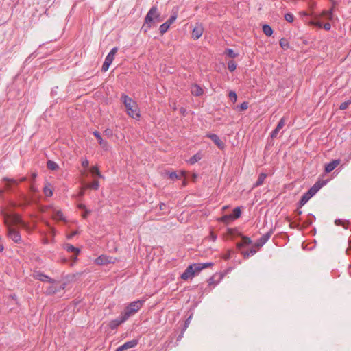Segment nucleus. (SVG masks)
<instances>
[{
  "label": "nucleus",
  "mask_w": 351,
  "mask_h": 351,
  "mask_svg": "<svg viewBox=\"0 0 351 351\" xmlns=\"http://www.w3.org/2000/svg\"><path fill=\"white\" fill-rule=\"evenodd\" d=\"M164 18L161 16L156 5L152 6L145 17L144 24L142 29L147 32L152 26H155L157 23L162 22Z\"/></svg>",
  "instance_id": "obj_1"
},
{
  "label": "nucleus",
  "mask_w": 351,
  "mask_h": 351,
  "mask_svg": "<svg viewBox=\"0 0 351 351\" xmlns=\"http://www.w3.org/2000/svg\"><path fill=\"white\" fill-rule=\"evenodd\" d=\"M121 101L123 103L127 114L133 119H137L140 114L138 110L136 103L128 95L123 94Z\"/></svg>",
  "instance_id": "obj_2"
},
{
  "label": "nucleus",
  "mask_w": 351,
  "mask_h": 351,
  "mask_svg": "<svg viewBox=\"0 0 351 351\" xmlns=\"http://www.w3.org/2000/svg\"><path fill=\"white\" fill-rule=\"evenodd\" d=\"M144 300H138L130 302L128 304L124 311L121 313L128 320L130 317L136 314L143 306Z\"/></svg>",
  "instance_id": "obj_3"
},
{
  "label": "nucleus",
  "mask_w": 351,
  "mask_h": 351,
  "mask_svg": "<svg viewBox=\"0 0 351 351\" xmlns=\"http://www.w3.org/2000/svg\"><path fill=\"white\" fill-rule=\"evenodd\" d=\"M118 51L117 47H113L110 51L108 53L107 56L105 58L104 62L103 63L101 71L106 72L108 70L110 65L112 64L113 60L114 59V56Z\"/></svg>",
  "instance_id": "obj_4"
},
{
  "label": "nucleus",
  "mask_w": 351,
  "mask_h": 351,
  "mask_svg": "<svg viewBox=\"0 0 351 351\" xmlns=\"http://www.w3.org/2000/svg\"><path fill=\"white\" fill-rule=\"evenodd\" d=\"M115 260L116 258L113 257L106 255H101L95 260V263L99 265H104L109 263H114Z\"/></svg>",
  "instance_id": "obj_5"
},
{
  "label": "nucleus",
  "mask_w": 351,
  "mask_h": 351,
  "mask_svg": "<svg viewBox=\"0 0 351 351\" xmlns=\"http://www.w3.org/2000/svg\"><path fill=\"white\" fill-rule=\"evenodd\" d=\"M127 319L125 318V317L123 315V314L121 313V315L119 317H118L117 318L114 319H112L111 320L109 324H108V326L110 327V329L112 330H114L116 329L119 325H121L122 323H124L125 322H126Z\"/></svg>",
  "instance_id": "obj_6"
},
{
  "label": "nucleus",
  "mask_w": 351,
  "mask_h": 351,
  "mask_svg": "<svg viewBox=\"0 0 351 351\" xmlns=\"http://www.w3.org/2000/svg\"><path fill=\"white\" fill-rule=\"evenodd\" d=\"M8 236L14 243H19L21 241L19 232L10 226H8Z\"/></svg>",
  "instance_id": "obj_7"
},
{
  "label": "nucleus",
  "mask_w": 351,
  "mask_h": 351,
  "mask_svg": "<svg viewBox=\"0 0 351 351\" xmlns=\"http://www.w3.org/2000/svg\"><path fill=\"white\" fill-rule=\"evenodd\" d=\"M204 32V27L201 23H197L192 31V37L193 39H199Z\"/></svg>",
  "instance_id": "obj_8"
},
{
  "label": "nucleus",
  "mask_w": 351,
  "mask_h": 351,
  "mask_svg": "<svg viewBox=\"0 0 351 351\" xmlns=\"http://www.w3.org/2000/svg\"><path fill=\"white\" fill-rule=\"evenodd\" d=\"M138 341L137 339H132L131 341H127L123 343L122 346L118 347L116 349V351H124L125 350L134 348L137 346Z\"/></svg>",
  "instance_id": "obj_9"
},
{
  "label": "nucleus",
  "mask_w": 351,
  "mask_h": 351,
  "mask_svg": "<svg viewBox=\"0 0 351 351\" xmlns=\"http://www.w3.org/2000/svg\"><path fill=\"white\" fill-rule=\"evenodd\" d=\"M206 136L211 139L213 143L220 149H223L225 147L224 143L219 138L217 134H207Z\"/></svg>",
  "instance_id": "obj_10"
},
{
  "label": "nucleus",
  "mask_w": 351,
  "mask_h": 351,
  "mask_svg": "<svg viewBox=\"0 0 351 351\" xmlns=\"http://www.w3.org/2000/svg\"><path fill=\"white\" fill-rule=\"evenodd\" d=\"M273 232L272 230L269 231L268 232L263 234L256 243V247L259 249L262 247L271 237Z\"/></svg>",
  "instance_id": "obj_11"
},
{
  "label": "nucleus",
  "mask_w": 351,
  "mask_h": 351,
  "mask_svg": "<svg viewBox=\"0 0 351 351\" xmlns=\"http://www.w3.org/2000/svg\"><path fill=\"white\" fill-rule=\"evenodd\" d=\"M34 278L42 282L47 281L50 283H53L54 280L49 277L48 276L41 273L40 271H36L34 274Z\"/></svg>",
  "instance_id": "obj_12"
},
{
  "label": "nucleus",
  "mask_w": 351,
  "mask_h": 351,
  "mask_svg": "<svg viewBox=\"0 0 351 351\" xmlns=\"http://www.w3.org/2000/svg\"><path fill=\"white\" fill-rule=\"evenodd\" d=\"M252 243V240L247 237H242V239L240 242L237 243V248L241 252L243 248L250 245Z\"/></svg>",
  "instance_id": "obj_13"
},
{
  "label": "nucleus",
  "mask_w": 351,
  "mask_h": 351,
  "mask_svg": "<svg viewBox=\"0 0 351 351\" xmlns=\"http://www.w3.org/2000/svg\"><path fill=\"white\" fill-rule=\"evenodd\" d=\"M191 93L193 95L199 97L203 95L204 90L200 86L195 84L191 86Z\"/></svg>",
  "instance_id": "obj_14"
},
{
  "label": "nucleus",
  "mask_w": 351,
  "mask_h": 351,
  "mask_svg": "<svg viewBox=\"0 0 351 351\" xmlns=\"http://www.w3.org/2000/svg\"><path fill=\"white\" fill-rule=\"evenodd\" d=\"M193 269V267L189 265L181 275V278L184 280L191 278L194 276Z\"/></svg>",
  "instance_id": "obj_15"
},
{
  "label": "nucleus",
  "mask_w": 351,
  "mask_h": 351,
  "mask_svg": "<svg viewBox=\"0 0 351 351\" xmlns=\"http://www.w3.org/2000/svg\"><path fill=\"white\" fill-rule=\"evenodd\" d=\"M340 163V160H334L332 162L328 163L325 166V171L330 173L334 170Z\"/></svg>",
  "instance_id": "obj_16"
},
{
  "label": "nucleus",
  "mask_w": 351,
  "mask_h": 351,
  "mask_svg": "<svg viewBox=\"0 0 351 351\" xmlns=\"http://www.w3.org/2000/svg\"><path fill=\"white\" fill-rule=\"evenodd\" d=\"M323 185L324 184L322 182H321L320 181H317L312 187L310 188L308 192L309 193V194L313 196L318 192V191L323 186Z\"/></svg>",
  "instance_id": "obj_17"
},
{
  "label": "nucleus",
  "mask_w": 351,
  "mask_h": 351,
  "mask_svg": "<svg viewBox=\"0 0 351 351\" xmlns=\"http://www.w3.org/2000/svg\"><path fill=\"white\" fill-rule=\"evenodd\" d=\"M178 8L177 7H174L172 9V14L170 18L165 22L170 27L171 24H173L178 17Z\"/></svg>",
  "instance_id": "obj_18"
},
{
  "label": "nucleus",
  "mask_w": 351,
  "mask_h": 351,
  "mask_svg": "<svg viewBox=\"0 0 351 351\" xmlns=\"http://www.w3.org/2000/svg\"><path fill=\"white\" fill-rule=\"evenodd\" d=\"M258 248L256 247V245H254L253 247H252L250 248V250H247V251H241V254L243 255V258H248L250 256H253L254 254H255L256 253V252L258 251Z\"/></svg>",
  "instance_id": "obj_19"
},
{
  "label": "nucleus",
  "mask_w": 351,
  "mask_h": 351,
  "mask_svg": "<svg viewBox=\"0 0 351 351\" xmlns=\"http://www.w3.org/2000/svg\"><path fill=\"white\" fill-rule=\"evenodd\" d=\"M64 249L68 252H73L75 253V256L73 257V258L74 260H76L77 259V255L80 253V249L74 247L73 245H72L71 244H66L64 245Z\"/></svg>",
  "instance_id": "obj_20"
},
{
  "label": "nucleus",
  "mask_w": 351,
  "mask_h": 351,
  "mask_svg": "<svg viewBox=\"0 0 351 351\" xmlns=\"http://www.w3.org/2000/svg\"><path fill=\"white\" fill-rule=\"evenodd\" d=\"M93 135L95 136V138L98 140L99 144L104 148L107 149L108 147V143L106 141H104L102 139V137L100 134V133L98 131H94L93 132Z\"/></svg>",
  "instance_id": "obj_21"
},
{
  "label": "nucleus",
  "mask_w": 351,
  "mask_h": 351,
  "mask_svg": "<svg viewBox=\"0 0 351 351\" xmlns=\"http://www.w3.org/2000/svg\"><path fill=\"white\" fill-rule=\"evenodd\" d=\"M267 176V175L265 173H260L256 182L254 184V186L257 187V186H261L263 184Z\"/></svg>",
  "instance_id": "obj_22"
},
{
  "label": "nucleus",
  "mask_w": 351,
  "mask_h": 351,
  "mask_svg": "<svg viewBox=\"0 0 351 351\" xmlns=\"http://www.w3.org/2000/svg\"><path fill=\"white\" fill-rule=\"evenodd\" d=\"M312 197L313 196L311 194H309L308 191L306 193H304L300 200V206H304Z\"/></svg>",
  "instance_id": "obj_23"
},
{
  "label": "nucleus",
  "mask_w": 351,
  "mask_h": 351,
  "mask_svg": "<svg viewBox=\"0 0 351 351\" xmlns=\"http://www.w3.org/2000/svg\"><path fill=\"white\" fill-rule=\"evenodd\" d=\"M219 221L224 223H229L234 221V217L231 215H225L220 218Z\"/></svg>",
  "instance_id": "obj_24"
},
{
  "label": "nucleus",
  "mask_w": 351,
  "mask_h": 351,
  "mask_svg": "<svg viewBox=\"0 0 351 351\" xmlns=\"http://www.w3.org/2000/svg\"><path fill=\"white\" fill-rule=\"evenodd\" d=\"M263 32L267 36H270L273 34V30L271 27L267 24L263 25Z\"/></svg>",
  "instance_id": "obj_25"
},
{
  "label": "nucleus",
  "mask_w": 351,
  "mask_h": 351,
  "mask_svg": "<svg viewBox=\"0 0 351 351\" xmlns=\"http://www.w3.org/2000/svg\"><path fill=\"white\" fill-rule=\"evenodd\" d=\"M47 167L50 170H56L58 169V165L52 160H48L47 162Z\"/></svg>",
  "instance_id": "obj_26"
},
{
  "label": "nucleus",
  "mask_w": 351,
  "mask_h": 351,
  "mask_svg": "<svg viewBox=\"0 0 351 351\" xmlns=\"http://www.w3.org/2000/svg\"><path fill=\"white\" fill-rule=\"evenodd\" d=\"M2 180L5 182H10L11 185L17 186L19 184V181L16 179L10 178L8 177H4Z\"/></svg>",
  "instance_id": "obj_27"
},
{
  "label": "nucleus",
  "mask_w": 351,
  "mask_h": 351,
  "mask_svg": "<svg viewBox=\"0 0 351 351\" xmlns=\"http://www.w3.org/2000/svg\"><path fill=\"white\" fill-rule=\"evenodd\" d=\"M241 211L239 207H236L232 210V214H230L232 217H234V220L239 218L241 216Z\"/></svg>",
  "instance_id": "obj_28"
},
{
  "label": "nucleus",
  "mask_w": 351,
  "mask_h": 351,
  "mask_svg": "<svg viewBox=\"0 0 351 351\" xmlns=\"http://www.w3.org/2000/svg\"><path fill=\"white\" fill-rule=\"evenodd\" d=\"M169 28V26L167 25V23H162L159 27L160 34L161 35H163L165 33H166L168 31Z\"/></svg>",
  "instance_id": "obj_29"
},
{
  "label": "nucleus",
  "mask_w": 351,
  "mask_h": 351,
  "mask_svg": "<svg viewBox=\"0 0 351 351\" xmlns=\"http://www.w3.org/2000/svg\"><path fill=\"white\" fill-rule=\"evenodd\" d=\"M228 69L230 72H233L237 69V64L234 60H230L228 62Z\"/></svg>",
  "instance_id": "obj_30"
},
{
  "label": "nucleus",
  "mask_w": 351,
  "mask_h": 351,
  "mask_svg": "<svg viewBox=\"0 0 351 351\" xmlns=\"http://www.w3.org/2000/svg\"><path fill=\"white\" fill-rule=\"evenodd\" d=\"M43 193L45 195V196L48 197H51L53 195L52 189L47 185L43 188Z\"/></svg>",
  "instance_id": "obj_31"
},
{
  "label": "nucleus",
  "mask_w": 351,
  "mask_h": 351,
  "mask_svg": "<svg viewBox=\"0 0 351 351\" xmlns=\"http://www.w3.org/2000/svg\"><path fill=\"white\" fill-rule=\"evenodd\" d=\"M54 218L57 220L64 221L63 213L60 210H57L54 214Z\"/></svg>",
  "instance_id": "obj_32"
},
{
  "label": "nucleus",
  "mask_w": 351,
  "mask_h": 351,
  "mask_svg": "<svg viewBox=\"0 0 351 351\" xmlns=\"http://www.w3.org/2000/svg\"><path fill=\"white\" fill-rule=\"evenodd\" d=\"M183 176V173H180V174H178L176 172H171L169 173V177L170 179L174 180V179H180Z\"/></svg>",
  "instance_id": "obj_33"
},
{
  "label": "nucleus",
  "mask_w": 351,
  "mask_h": 351,
  "mask_svg": "<svg viewBox=\"0 0 351 351\" xmlns=\"http://www.w3.org/2000/svg\"><path fill=\"white\" fill-rule=\"evenodd\" d=\"M190 266L193 267V271H194V275L199 272L201 270H202L200 263H195L193 265H191Z\"/></svg>",
  "instance_id": "obj_34"
},
{
  "label": "nucleus",
  "mask_w": 351,
  "mask_h": 351,
  "mask_svg": "<svg viewBox=\"0 0 351 351\" xmlns=\"http://www.w3.org/2000/svg\"><path fill=\"white\" fill-rule=\"evenodd\" d=\"M90 172L94 175H97L99 178L102 177L98 167L96 166H93L90 168Z\"/></svg>",
  "instance_id": "obj_35"
},
{
  "label": "nucleus",
  "mask_w": 351,
  "mask_h": 351,
  "mask_svg": "<svg viewBox=\"0 0 351 351\" xmlns=\"http://www.w3.org/2000/svg\"><path fill=\"white\" fill-rule=\"evenodd\" d=\"M228 96L232 102L235 103L237 101V95L234 91H230Z\"/></svg>",
  "instance_id": "obj_36"
},
{
  "label": "nucleus",
  "mask_w": 351,
  "mask_h": 351,
  "mask_svg": "<svg viewBox=\"0 0 351 351\" xmlns=\"http://www.w3.org/2000/svg\"><path fill=\"white\" fill-rule=\"evenodd\" d=\"M200 159H201V157L199 154H195L190 158L189 162L191 164L193 165V164H195V162H197V161H199Z\"/></svg>",
  "instance_id": "obj_37"
},
{
  "label": "nucleus",
  "mask_w": 351,
  "mask_h": 351,
  "mask_svg": "<svg viewBox=\"0 0 351 351\" xmlns=\"http://www.w3.org/2000/svg\"><path fill=\"white\" fill-rule=\"evenodd\" d=\"M285 19L287 22L292 23V22H293L295 17L293 14L287 13L285 15Z\"/></svg>",
  "instance_id": "obj_38"
},
{
  "label": "nucleus",
  "mask_w": 351,
  "mask_h": 351,
  "mask_svg": "<svg viewBox=\"0 0 351 351\" xmlns=\"http://www.w3.org/2000/svg\"><path fill=\"white\" fill-rule=\"evenodd\" d=\"M226 53L228 56L234 58L237 57V54L234 53V50L232 49H227L226 51Z\"/></svg>",
  "instance_id": "obj_39"
},
{
  "label": "nucleus",
  "mask_w": 351,
  "mask_h": 351,
  "mask_svg": "<svg viewBox=\"0 0 351 351\" xmlns=\"http://www.w3.org/2000/svg\"><path fill=\"white\" fill-rule=\"evenodd\" d=\"M351 104V100H347L341 104L339 106V108L341 110H346L348 107V106Z\"/></svg>",
  "instance_id": "obj_40"
},
{
  "label": "nucleus",
  "mask_w": 351,
  "mask_h": 351,
  "mask_svg": "<svg viewBox=\"0 0 351 351\" xmlns=\"http://www.w3.org/2000/svg\"><path fill=\"white\" fill-rule=\"evenodd\" d=\"M99 184L97 180L93 181L88 185V187L95 190H97L99 189Z\"/></svg>",
  "instance_id": "obj_41"
},
{
  "label": "nucleus",
  "mask_w": 351,
  "mask_h": 351,
  "mask_svg": "<svg viewBox=\"0 0 351 351\" xmlns=\"http://www.w3.org/2000/svg\"><path fill=\"white\" fill-rule=\"evenodd\" d=\"M285 123H286V119L285 117H282L279 121L276 127L278 128V129L281 130L285 126Z\"/></svg>",
  "instance_id": "obj_42"
},
{
  "label": "nucleus",
  "mask_w": 351,
  "mask_h": 351,
  "mask_svg": "<svg viewBox=\"0 0 351 351\" xmlns=\"http://www.w3.org/2000/svg\"><path fill=\"white\" fill-rule=\"evenodd\" d=\"M237 108H239V110L241 111L245 110L248 108V102L243 101L242 104H240V106H237Z\"/></svg>",
  "instance_id": "obj_43"
},
{
  "label": "nucleus",
  "mask_w": 351,
  "mask_h": 351,
  "mask_svg": "<svg viewBox=\"0 0 351 351\" xmlns=\"http://www.w3.org/2000/svg\"><path fill=\"white\" fill-rule=\"evenodd\" d=\"M279 44L284 49L288 47V42L285 38H281L280 40Z\"/></svg>",
  "instance_id": "obj_44"
},
{
  "label": "nucleus",
  "mask_w": 351,
  "mask_h": 351,
  "mask_svg": "<svg viewBox=\"0 0 351 351\" xmlns=\"http://www.w3.org/2000/svg\"><path fill=\"white\" fill-rule=\"evenodd\" d=\"M311 24L319 28H322L323 25L322 23L319 21H313L311 22Z\"/></svg>",
  "instance_id": "obj_45"
},
{
  "label": "nucleus",
  "mask_w": 351,
  "mask_h": 351,
  "mask_svg": "<svg viewBox=\"0 0 351 351\" xmlns=\"http://www.w3.org/2000/svg\"><path fill=\"white\" fill-rule=\"evenodd\" d=\"M280 129H278V128L276 127V128H275V129L271 132V137L272 138H276V137L277 136V135H278V132H279V131H280Z\"/></svg>",
  "instance_id": "obj_46"
},
{
  "label": "nucleus",
  "mask_w": 351,
  "mask_h": 351,
  "mask_svg": "<svg viewBox=\"0 0 351 351\" xmlns=\"http://www.w3.org/2000/svg\"><path fill=\"white\" fill-rule=\"evenodd\" d=\"M201 267L202 269L208 268L213 265V263H200Z\"/></svg>",
  "instance_id": "obj_47"
},
{
  "label": "nucleus",
  "mask_w": 351,
  "mask_h": 351,
  "mask_svg": "<svg viewBox=\"0 0 351 351\" xmlns=\"http://www.w3.org/2000/svg\"><path fill=\"white\" fill-rule=\"evenodd\" d=\"M13 221L16 223H22V221L20 217L17 215L13 217Z\"/></svg>",
  "instance_id": "obj_48"
},
{
  "label": "nucleus",
  "mask_w": 351,
  "mask_h": 351,
  "mask_svg": "<svg viewBox=\"0 0 351 351\" xmlns=\"http://www.w3.org/2000/svg\"><path fill=\"white\" fill-rule=\"evenodd\" d=\"M324 14L326 16V17L328 19H330L332 18V10L326 11V12H324Z\"/></svg>",
  "instance_id": "obj_49"
},
{
  "label": "nucleus",
  "mask_w": 351,
  "mask_h": 351,
  "mask_svg": "<svg viewBox=\"0 0 351 351\" xmlns=\"http://www.w3.org/2000/svg\"><path fill=\"white\" fill-rule=\"evenodd\" d=\"M322 27L325 29V30H330V28H331V25L329 23H324L323 25H322Z\"/></svg>",
  "instance_id": "obj_50"
},
{
  "label": "nucleus",
  "mask_w": 351,
  "mask_h": 351,
  "mask_svg": "<svg viewBox=\"0 0 351 351\" xmlns=\"http://www.w3.org/2000/svg\"><path fill=\"white\" fill-rule=\"evenodd\" d=\"M29 190L32 193H36L38 191V189L36 187V186L33 184H32L29 186Z\"/></svg>",
  "instance_id": "obj_51"
},
{
  "label": "nucleus",
  "mask_w": 351,
  "mask_h": 351,
  "mask_svg": "<svg viewBox=\"0 0 351 351\" xmlns=\"http://www.w3.org/2000/svg\"><path fill=\"white\" fill-rule=\"evenodd\" d=\"M78 234V232L76 230V231H73L71 234H69L67 237L68 239H71L73 238V237H75V235H77Z\"/></svg>",
  "instance_id": "obj_52"
},
{
  "label": "nucleus",
  "mask_w": 351,
  "mask_h": 351,
  "mask_svg": "<svg viewBox=\"0 0 351 351\" xmlns=\"http://www.w3.org/2000/svg\"><path fill=\"white\" fill-rule=\"evenodd\" d=\"M89 162L87 160H84L82 162V165L84 168H87L88 167Z\"/></svg>",
  "instance_id": "obj_53"
},
{
  "label": "nucleus",
  "mask_w": 351,
  "mask_h": 351,
  "mask_svg": "<svg viewBox=\"0 0 351 351\" xmlns=\"http://www.w3.org/2000/svg\"><path fill=\"white\" fill-rule=\"evenodd\" d=\"M89 213H90V210H86H86H84V213L82 214V217H83V218H84V219H85V218H86V217H87V216H88V215Z\"/></svg>",
  "instance_id": "obj_54"
},
{
  "label": "nucleus",
  "mask_w": 351,
  "mask_h": 351,
  "mask_svg": "<svg viewBox=\"0 0 351 351\" xmlns=\"http://www.w3.org/2000/svg\"><path fill=\"white\" fill-rule=\"evenodd\" d=\"M36 177H37V173H32V175H31V182H33L35 180Z\"/></svg>",
  "instance_id": "obj_55"
},
{
  "label": "nucleus",
  "mask_w": 351,
  "mask_h": 351,
  "mask_svg": "<svg viewBox=\"0 0 351 351\" xmlns=\"http://www.w3.org/2000/svg\"><path fill=\"white\" fill-rule=\"evenodd\" d=\"M5 189L7 190L11 191L12 190V185L10 182H6L5 184Z\"/></svg>",
  "instance_id": "obj_56"
},
{
  "label": "nucleus",
  "mask_w": 351,
  "mask_h": 351,
  "mask_svg": "<svg viewBox=\"0 0 351 351\" xmlns=\"http://www.w3.org/2000/svg\"><path fill=\"white\" fill-rule=\"evenodd\" d=\"M55 291L53 289L52 287H49L47 290V294H51V293H53Z\"/></svg>",
  "instance_id": "obj_57"
},
{
  "label": "nucleus",
  "mask_w": 351,
  "mask_h": 351,
  "mask_svg": "<svg viewBox=\"0 0 351 351\" xmlns=\"http://www.w3.org/2000/svg\"><path fill=\"white\" fill-rule=\"evenodd\" d=\"M104 132H105L106 135H108V136L112 134V130L110 129H106Z\"/></svg>",
  "instance_id": "obj_58"
},
{
  "label": "nucleus",
  "mask_w": 351,
  "mask_h": 351,
  "mask_svg": "<svg viewBox=\"0 0 351 351\" xmlns=\"http://www.w3.org/2000/svg\"><path fill=\"white\" fill-rule=\"evenodd\" d=\"M165 207H166L165 204H164V203L160 204V210H165Z\"/></svg>",
  "instance_id": "obj_59"
},
{
  "label": "nucleus",
  "mask_w": 351,
  "mask_h": 351,
  "mask_svg": "<svg viewBox=\"0 0 351 351\" xmlns=\"http://www.w3.org/2000/svg\"><path fill=\"white\" fill-rule=\"evenodd\" d=\"M335 223L337 225V226H339L342 223V221L341 219H336L335 221Z\"/></svg>",
  "instance_id": "obj_60"
},
{
  "label": "nucleus",
  "mask_w": 351,
  "mask_h": 351,
  "mask_svg": "<svg viewBox=\"0 0 351 351\" xmlns=\"http://www.w3.org/2000/svg\"><path fill=\"white\" fill-rule=\"evenodd\" d=\"M78 208L80 209L86 210V206L84 204H80L78 205Z\"/></svg>",
  "instance_id": "obj_61"
},
{
  "label": "nucleus",
  "mask_w": 351,
  "mask_h": 351,
  "mask_svg": "<svg viewBox=\"0 0 351 351\" xmlns=\"http://www.w3.org/2000/svg\"><path fill=\"white\" fill-rule=\"evenodd\" d=\"M191 318V316H190L185 322V328H186L190 322V319Z\"/></svg>",
  "instance_id": "obj_62"
},
{
  "label": "nucleus",
  "mask_w": 351,
  "mask_h": 351,
  "mask_svg": "<svg viewBox=\"0 0 351 351\" xmlns=\"http://www.w3.org/2000/svg\"><path fill=\"white\" fill-rule=\"evenodd\" d=\"M26 180H27V178H26L25 176H23V177L21 178H20L19 180H18L19 181V183H20V182H25V181H26Z\"/></svg>",
  "instance_id": "obj_63"
},
{
  "label": "nucleus",
  "mask_w": 351,
  "mask_h": 351,
  "mask_svg": "<svg viewBox=\"0 0 351 351\" xmlns=\"http://www.w3.org/2000/svg\"><path fill=\"white\" fill-rule=\"evenodd\" d=\"M185 112H186V110H185L184 108H181L180 109V112L181 114H184L185 113Z\"/></svg>",
  "instance_id": "obj_64"
}]
</instances>
